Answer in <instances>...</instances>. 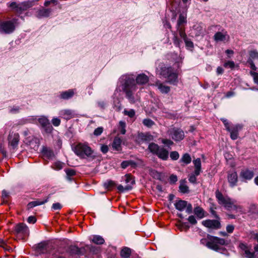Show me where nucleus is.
Masks as SVG:
<instances>
[{
	"instance_id": "nucleus-1",
	"label": "nucleus",
	"mask_w": 258,
	"mask_h": 258,
	"mask_svg": "<svg viewBox=\"0 0 258 258\" xmlns=\"http://www.w3.org/2000/svg\"><path fill=\"white\" fill-rule=\"evenodd\" d=\"M215 196L218 203L224 206L227 210L235 213H242L241 206L237 205L236 202L229 197L224 196L219 190L216 191Z\"/></svg>"
},
{
	"instance_id": "nucleus-2",
	"label": "nucleus",
	"mask_w": 258,
	"mask_h": 258,
	"mask_svg": "<svg viewBox=\"0 0 258 258\" xmlns=\"http://www.w3.org/2000/svg\"><path fill=\"white\" fill-rule=\"evenodd\" d=\"M137 90V85L134 78L125 77V83L123 85V90L125 92L126 97L132 103L135 102V99L133 96V92Z\"/></svg>"
},
{
	"instance_id": "nucleus-3",
	"label": "nucleus",
	"mask_w": 258,
	"mask_h": 258,
	"mask_svg": "<svg viewBox=\"0 0 258 258\" xmlns=\"http://www.w3.org/2000/svg\"><path fill=\"white\" fill-rule=\"evenodd\" d=\"M75 154L82 158L90 157L93 150L87 144L79 143L74 148Z\"/></svg>"
},
{
	"instance_id": "nucleus-4",
	"label": "nucleus",
	"mask_w": 258,
	"mask_h": 258,
	"mask_svg": "<svg viewBox=\"0 0 258 258\" xmlns=\"http://www.w3.org/2000/svg\"><path fill=\"white\" fill-rule=\"evenodd\" d=\"M207 237L209 241L206 243V245L208 248L214 250H218L220 249V246L223 245L225 243V241L223 238L210 235H208Z\"/></svg>"
},
{
	"instance_id": "nucleus-5",
	"label": "nucleus",
	"mask_w": 258,
	"mask_h": 258,
	"mask_svg": "<svg viewBox=\"0 0 258 258\" xmlns=\"http://www.w3.org/2000/svg\"><path fill=\"white\" fill-rule=\"evenodd\" d=\"M17 20L13 19L12 20L4 21L0 24V29L3 32L7 34L11 33L15 29Z\"/></svg>"
},
{
	"instance_id": "nucleus-6",
	"label": "nucleus",
	"mask_w": 258,
	"mask_h": 258,
	"mask_svg": "<svg viewBox=\"0 0 258 258\" xmlns=\"http://www.w3.org/2000/svg\"><path fill=\"white\" fill-rule=\"evenodd\" d=\"M195 166V171L194 173L190 174L188 176V180L192 183L196 182V176L199 175L202 172L201 161L200 158H197L193 161Z\"/></svg>"
},
{
	"instance_id": "nucleus-7",
	"label": "nucleus",
	"mask_w": 258,
	"mask_h": 258,
	"mask_svg": "<svg viewBox=\"0 0 258 258\" xmlns=\"http://www.w3.org/2000/svg\"><path fill=\"white\" fill-rule=\"evenodd\" d=\"M53 246L47 241L40 242L36 245V251L41 254L50 253Z\"/></svg>"
},
{
	"instance_id": "nucleus-8",
	"label": "nucleus",
	"mask_w": 258,
	"mask_h": 258,
	"mask_svg": "<svg viewBox=\"0 0 258 258\" xmlns=\"http://www.w3.org/2000/svg\"><path fill=\"white\" fill-rule=\"evenodd\" d=\"M20 140V136L18 133L14 132H10L8 137V144L12 149L17 148Z\"/></svg>"
},
{
	"instance_id": "nucleus-9",
	"label": "nucleus",
	"mask_w": 258,
	"mask_h": 258,
	"mask_svg": "<svg viewBox=\"0 0 258 258\" xmlns=\"http://www.w3.org/2000/svg\"><path fill=\"white\" fill-rule=\"evenodd\" d=\"M169 134L175 141H181L184 138V132L180 128H173L169 131Z\"/></svg>"
},
{
	"instance_id": "nucleus-10",
	"label": "nucleus",
	"mask_w": 258,
	"mask_h": 258,
	"mask_svg": "<svg viewBox=\"0 0 258 258\" xmlns=\"http://www.w3.org/2000/svg\"><path fill=\"white\" fill-rule=\"evenodd\" d=\"M39 122L47 133H50L53 130V127L49 120L45 117L42 116L39 118Z\"/></svg>"
},
{
	"instance_id": "nucleus-11",
	"label": "nucleus",
	"mask_w": 258,
	"mask_h": 258,
	"mask_svg": "<svg viewBox=\"0 0 258 258\" xmlns=\"http://www.w3.org/2000/svg\"><path fill=\"white\" fill-rule=\"evenodd\" d=\"M202 224L205 227L212 229H219L221 227L220 222L217 220H207L202 221Z\"/></svg>"
},
{
	"instance_id": "nucleus-12",
	"label": "nucleus",
	"mask_w": 258,
	"mask_h": 258,
	"mask_svg": "<svg viewBox=\"0 0 258 258\" xmlns=\"http://www.w3.org/2000/svg\"><path fill=\"white\" fill-rule=\"evenodd\" d=\"M33 4L30 2H25L20 5H18L16 2H12L9 6L13 9H17L21 10H25L31 7Z\"/></svg>"
},
{
	"instance_id": "nucleus-13",
	"label": "nucleus",
	"mask_w": 258,
	"mask_h": 258,
	"mask_svg": "<svg viewBox=\"0 0 258 258\" xmlns=\"http://www.w3.org/2000/svg\"><path fill=\"white\" fill-rule=\"evenodd\" d=\"M227 180L231 187H233L237 185L238 182V176L236 172H229L227 175Z\"/></svg>"
},
{
	"instance_id": "nucleus-14",
	"label": "nucleus",
	"mask_w": 258,
	"mask_h": 258,
	"mask_svg": "<svg viewBox=\"0 0 258 258\" xmlns=\"http://www.w3.org/2000/svg\"><path fill=\"white\" fill-rule=\"evenodd\" d=\"M253 176V172L248 169H242L240 173V177L244 181L251 179Z\"/></svg>"
},
{
	"instance_id": "nucleus-15",
	"label": "nucleus",
	"mask_w": 258,
	"mask_h": 258,
	"mask_svg": "<svg viewBox=\"0 0 258 258\" xmlns=\"http://www.w3.org/2000/svg\"><path fill=\"white\" fill-rule=\"evenodd\" d=\"M229 38V36L226 31L217 32L214 36V39L216 42H224L227 39H228Z\"/></svg>"
},
{
	"instance_id": "nucleus-16",
	"label": "nucleus",
	"mask_w": 258,
	"mask_h": 258,
	"mask_svg": "<svg viewBox=\"0 0 258 258\" xmlns=\"http://www.w3.org/2000/svg\"><path fill=\"white\" fill-rule=\"evenodd\" d=\"M69 252L72 254L83 255L85 252L84 248H79L76 245H71L69 247Z\"/></svg>"
},
{
	"instance_id": "nucleus-17",
	"label": "nucleus",
	"mask_w": 258,
	"mask_h": 258,
	"mask_svg": "<svg viewBox=\"0 0 258 258\" xmlns=\"http://www.w3.org/2000/svg\"><path fill=\"white\" fill-rule=\"evenodd\" d=\"M242 128V126L240 124H236L231 128H230V131L229 132H230V137L232 140H234L237 139L238 133Z\"/></svg>"
},
{
	"instance_id": "nucleus-18",
	"label": "nucleus",
	"mask_w": 258,
	"mask_h": 258,
	"mask_svg": "<svg viewBox=\"0 0 258 258\" xmlns=\"http://www.w3.org/2000/svg\"><path fill=\"white\" fill-rule=\"evenodd\" d=\"M173 71V69L171 67L163 66L161 68L160 75L164 78H167Z\"/></svg>"
},
{
	"instance_id": "nucleus-19",
	"label": "nucleus",
	"mask_w": 258,
	"mask_h": 258,
	"mask_svg": "<svg viewBox=\"0 0 258 258\" xmlns=\"http://www.w3.org/2000/svg\"><path fill=\"white\" fill-rule=\"evenodd\" d=\"M15 231L17 233L27 234L28 233V228L27 226L23 223L18 224L15 227Z\"/></svg>"
},
{
	"instance_id": "nucleus-20",
	"label": "nucleus",
	"mask_w": 258,
	"mask_h": 258,
	"mask_svg": "<svg viewBox=\"0 0 258 258\" xmlns=\"http://www.w3.org/2000/svg\"><path fill=\"white\" fill-rule=\"evenodd\" d=\"M48 199V197L44 199L43 200H37L36 201L30 202L28 204V205H27L28 208V209H31V208H33V207H34L35 206H39V205H42L43 204H44L45 203L47 202Z\"/></svg>"
},
{
	"instance_id": "nucleus-21",
	"label": "nucleus",
	"mask_w": 258,
	"mask_h": 258,
	"mask_svg": "<svg viewBox=\"0 0 258 258\" xmlns=\"http://www.w3.org/2000/svg\"><path fill=\"white\" fill-rule=\"evenodd\" d=\"M60 115L63 116V117L67 119H70L75 116V113L74 111L70 109H64L60 111Z\"/></svg>"
},
{
	"instance_id": "nucleus-22",
	"label": "nucleus",
	"mask_w": 258,
	"mask_h": 258,
	"mask_svg": "<svg viewBox=\"0 0 258 258\" xmlns=\"http://www.w3.org/2000/svg\"><path fill=\"white\" fill-rule=\"evenodd\" d=\"M168 151L164 148H160L156 155L163 160H166L168 158Z\"/></svg>"
},
{
	"instance_id": "nucleus-23",
	"label": "nucleus",
	"mask_w": 258,
	"mask_h": 258,
	"mask_svg": "<svg viewBox=\"0 0 258 258\" xmlns=\"http://www.w3.org/2000/svg\"><path fill=\"white\" fill-rule=\"evenodd\" d=\"M148 81V77L144 74H141L139 75L136 78V82L138 84H144L147 83Z\"/></svg>"
},
{
	"instance_id": "nucleus-24",
	"label": "nucleus",
	"mask_w": 258,
	"mask_h": 258,
	"mask_svg": "<svg viewBox=\"0 0 258 258\" xmlns=\"http://www.w3.org/2000/svg\"><path fill=\"white\" fill-rule=\"evenodd\" d=\"M178 75L177 73L172 71V72L167 77V82L170 84L175 85L178 82Z\"/></svg>"
},
{
	"instance_id": "nucleus-25",
	"label": "nucleus",
	"mask_w": 258,
	"mask_h": 258,
	"mask_svg": "<svg viewBox=\"0 0 258 258\" xmlns=\"http://www.w3.org/2000/svg\"><path fill=\"white\" fill-rule=\"evenodd\" d=\"M50 9H42L37 12V17H47L51 13Z\"/></svg>"
},
{
	"instance_id": "nucleus-26",
	"label": "nucleus",
	"mask_w": 258,
	"mask_h": 258,
	"mask_svg": "<svg viewBox=\"0 0 258 258\" xmlns=\"http://www.w3.org/2000/svg\"><path fill=\"white\" fill-rule=\"evenodd\" d=\"M156 85L162 93H168L170 90V88L169 86L163 85L159 81L156 82Z\"/></svg>"
},
{
	"instance_id": "nucleus-27",
	"label": "nucleus",
	"mask_w": 258,
	"mask_h": 258,
	"mask_svg": "<svg viewBox=\"0 0 258 258\" xmlns=\"http://www.w3.org/2000/svg\"><path fill=\"white\" fill-rule=\"evenodd\" d=\"M121 142H122V140L120 138H119L118 137H116L114 138L113 142L112 144V148L114 150H116V151L120 150V148H121Z\"/></svg>"
},
{
	"instance_id": "nucleus-28",
	"label": "nucleus",
	"mask_w": 258,
	"mask_h": 258,
	"mask_svg": "<svg viewBox=\"0 0 258 258\" xmlns=\"http://www.w3.org/2000/svg\"><path fill=\"white\" fill-rule=\"evenodd\" d=\"M175 206L177 210L182 211L187 206V202L182 200H179L175 203Z\"/></svg>"
},
{
	"instance_id": "nucleus-29",
	"label": "nucleus",
	"mask_w": 258,
	"mask_h": 258,
	"mask_svg": "<svg viewBox=\"0 0 258 258\" xmlns=\"http://www.w3.org/2000/svg\"><path fill=\"white\" fill-rule=\"evenodd\" d=\"M159 146L155 143H151L149 145L148 149L154 154L156 155L160 149Z\"/></svg>"
},
{
	"instance_id": "nucleus-30",
	"label": "nucleus",
	"mask_w": 258,
	"mask_h": 258,
	"mask_svg": "<svg viewBox=\"0 0 258 258\" xmlns=\"http://www.w3.org/2000/svg\"><path fill=\"white\" fill-rule=\"evenodd\" d=\"M74 92L72 90L63 92L61 93V98L63 99H68L73 96Z\"/></svg>"
},
{
	"instance_id": "nucleus-31",
	"label": "nucleus",
	"mask_w": 258,
	"mask_h": 258,
	"mask_svg": "<svg viewBox=\"0 0 258 258\" xmlns=\"http://www.w3.org/2000/svg\"><path fill=\"white\" fill-rule=\"evenodd\" d=\"M42 152L43 156L47 159H51L54 156L53 151L47 148H44L43 149Z\"/></svg>"
},
{
	"instance_id": "nucleus-32",
	"label": "nucleus",
	"mask_w": 258,
	"mask_h": 258,
	"mask_svg": "<svg viewBox=\"0 0 258 258\" xmlns=\"http://www.w3.org/2000/svg\"><path fill=\"white\" fill-rule=\"evenodd\" d=\"M131 253V249L127 247L123 248L121 252L120 255L122 257L127 258L130 256Z\"/></svg>"
},
{
	"instance_id": "nucleus-33",
	"label": "nucleus",
	"mask_w": 258,
	"mask_h": 258,
	"mask_svg": "<svg viewBox=\"0 0 258 258\" xmlns=\"http://www.w3.org/2000/svg\"><path fill=\"white\" fill-rule=\"evenodd\" d=\"M191 157L188 153H185L183 154L181 158L180 159L181 162H182L186 164L190 163L191 162Z\"/></svg>"
},
{
	"instance_id": "nucleus-34",
	"label": "nucleus",
	"mask_w": 258,
	"mask_h": 258,
	"mask_svg": "<svg viewBox=\"0 0 258 258\" xmlns=\"http://www.w3.org/2000/svg\"><path fill=\"white\" fill-rule=\"evenodd\" d=\"M92 241L97 244H102L104 242V240L101 236L96 235L93 236Z\"/></svg>"
},
{
	"instance_id": "nucleus-35",
	"label": "nucleus",
	"mask_w": 258,
	"mask_h": 258,
	"mask_svg": "<svg viewBox=\"0 0 258 258\" xmlns=\"http://www.w3.org/2000/svg\"><path fill=\"white\" fill-rule=\"evenodd\" d=\"M194 213L200 219L202 218L204 216V210L199 207L195 208Z\"/></svg>"
},
{
	"instance_id": "nucleus-36",
	"label": "nucleus",
	"mask_w": 258,
	"mask_h": 258,
	"mask_svg": "<svg viewBox=\"0 0 258 258\" xmlns=\"http://www.w3.org/2000/svg\"><path fill=\"white\" fill-rule=\"evenodd\" d=\"M136 165V163L133 161L128 160V161H124L121 164V167L123 169L126 168L128 166L131 165L132 166H134Z\"/></svg>"
},
{
	"instance_id": "nucleus-37",
	"label": "nucleus",
	"mask_w": 258,
	"mask_h": 258,
	"mask_svg": "<svg viewBox=\"0 0 258 258\" xmlns=\"http://www.w3.org/2000/svg\"><path fill=\"white\" fill-rule=\"evenodd\" d=\"M250 214H258V209L256 205L252 204L249 207V210L248 212Z\"/></svg>"
},
{
	"instance_id": "nucleus-38",
	"label": "nucleus",
	"mask_w": 258,
	"mask_h": 258,
	"mask_svg": "<svg viewBox=\"0 0 258 258\" xmlns=\"http://www.w3.org/2000/svg\"><path fill=\"white\" fill-rule=\"evenodd\" d=\"M125 182L127 185H130L132 187L135 183V180L133 179L131 176L129 174H126L125 175Z\"/></svg>"
},
{
	"instance_id": "nucleus-39",
	"label": "nucleus",
	"mask_w": 258,
	"mask_h": 258,
	"mask_svg": "<svg viewBox=\"0 0 258 258\" xmlns=\"http://www.w3.org/2000/svg\"><path fill=\"white\" fill-rule=\"evenodd\" d=\"M249 57L248 60H252L258 59V52L256 50H253L249 52Z\"/></svg>"
},
{
	"instance_id": "nucleus-40",
	"label": "nucleus",
	"mask_w": 258,
	"mask_h": 258,
	"mask_svg": "<svg viewBox=\"0 0 258 258\" xmlns=\"http://www.w3.org/2000/svg\"><path fill=\"white\" fill-rule=\"evenodd\" d=\"M186 22V18L183 15H180L177 21V27H181V25L183 23H185Z\"/></svg>"
},
{
	"instance_id": "nucleus-41",
	"label": "nucleus",
	"mask_w": 258,
	"mask_h": 258,
	"mask_svg": "<svg viewBox=\"0 0 258 258\" xmlns=\"http://www.w3.org/2000/svg\"><path fill=\"white\" fill-rule=\"evenodd\" d=\"M66 172L67 174V178L69 180H71V177L76 174V171L73 169H67Z\"/></svg>"
},
{
	"instance_id": "nucleus-42",
	"label": "nucleus",
	"mask_w": 258,
	"mask_h": 258,
	"mask_svg": "<svg viewBox=\"0 0 258 258\" xmlns=\"http://www.w3.org/2000/svg\"><path fill=\"white\" fill-rule=\"evenodd\" d=\"M132 187L130 185H126L124 187L122 185H119L117 186L118 190L121 192H123L126 190H130L132 189Z\"/></svg>"
},
{
	"instance_id": "nucleus-43",
	"label": "nucleus",
	"mask_w": 258,
	"mask_h": 258,
	"mask_svg": "<svg viewBox=\"0 0 258 258\" xmlns=\"http://www.w3.org/2000/svg\"><path fill=\"white\" fill-rule=\"evenodd\" d=\"M179 35L183 40L187 38L184 29L182 27H177Z\"/></svg>"
},
{
	"instance_id": "nucleus-44",
	"label": "nucleus",
	"mask_w": 258,
	"mask_h": 258,
	"mask_svg": "<svg viewBox=\"0 0 258 258\" xmlns=\"http://www.w3.org/2000/svg\"><path fill=\"white\" fill-rule=\"evenodd\" d=\"M115 185V183L113 181L109 180L104 183V186L106 188L110 189Z\"/></svg>"
},
{
	"instance_id": "nucleus-45",
	"label": "nucleus",
	"mask_w": 258,
	"mask_h": 258,
	"mask_svg": "<svg viewBox=\"0 0 258 258\" xmlns=\"http://www.w3.org/2000/svg\"><path fill=\"white\" fill-rule=\"evenodd\" d=\"M143 123L145 126H147L148 127H151L154 124V121L150 119H144L143 121Z\"/></svg>"
},
{
	"instance_id": "nucleus-46",
	"label": "nucleus",
	"mask_w": 258,
	"mask_h": 258,
	"mask_svg": "<svg viewBox=\"0 0 258 258\" xmlns=\"http://www.w3.org/2000/svg\"><path fill=\"white\" fill-rule=\"evenodd\" d=\"M244 254L247 258H254L255 256L254 252H250L249 249H245Z\"/></svg>"
},
{
	"instance_id": "nucleus-47",
	"label": "nucleus",
	"mask_w": 258,
	"mask_h": 258,
	"mask_svg": "<svg viewBox=\"0 0 258 258\" xmlns=\"http://www.w3.org/2000/svg\"><path fill=\"white\" fill-rule=\"evenodd\" d=\"M170 157L173 160H177L179 157L178 153L176 151H172L170 153Z\"/></svg>"
},
{
	"instance_id": "nucleus-48",
	"label": "nucleus",
	"mask_w": 258,
	"mask_h": 258,
	"mask_svg": "<svg viewBox=\"0 0 258 258\" xmlns=\"http://www.w3.org/2000/svg\"><path fill=\"white\" fill-rule=\"evenodd\" d=\"M119 127L120 128V133L124 135L125 134V123L123 121H120L119 122Z\"/></svg>"
},
{
	"instance_id": "nucleus-49",
	"label": "nucleus",
	"mask_w": 258,
	"mask_h": 258,
	"mask_svg": "<svg viewBox=\"0 0 258 258\" xmlns=\"http://www.w3.org/2000/svg\"><path fill=\"white\" fill-rule=\"evenodd\" d=\"M188 187L185 184H182L179 186V190L182 193H186L188 191Z\"/></svg>"
},
{
	"instance_id": "nucleus-50",
	"label": "nucleus",
	"mask_w": 258,
	"mask_h": 258,
	"mask_svg": "<svg viewBox=\"0 0 258 258\" xmlns=\"http://www.w3.org/2000/svg\"><path fill=\"white\" fill-rule=\"evenodd\" d=\"M224 66L225 68H230V69H233L234 68V67H235V63L232 61H228L227 62H226L224 63Z\"/></svg>"
},
{
	"instance_id": "nucleus-51",
	"label": "nucleus",
	"mask_w": 258,
	"mask_h": 258,
	"mask_svg": "<svg viewBox=\"0 0 258 258\" xmlns=\"http://www.w3.org/2000/svg\"><path fill=\"white\" fill-rule=\"evenodd\" d=\"M103 128L102 127H99L96 128L94 132V135L96 136H100L103 132Z\"/></svg>"
},
{
	"instance_id": "nucleus-52",
	"label": "nucleus",
	"mask_w": 258,
	"mask_h": 258,
	"mask_svg": "<svg viewBox=\"0 0 258 258\" xmlns=\"http://www.w3.org/2000/svg\"><path fill=\"white\" fill-rule=\"evenodd\" d=\"M124 114L128 115L130 117H133L135 114V112L133 109H131L128 111L124 110Z\"/></svg>"
},
{
	"instance_id": "nucleus-53",
	"label": "nucleus",
	"mask_w": 258,
	"mask_h": 258,
	"mask_svg": "<svg viewBox=\"0 0 258 258\" xmlns=\"http://www.w3.org/2000/svg\"><path fill=\"white\" fill-rule=\"evenodd\" d=\"M51 4H53L54 5H56L57 4V0H47L44 3V6L45 7L48 6Z\"/></svg>"
},
{
	"instance_id": "nucleus-54",
	"label": "nucleus",
	"mask_w": 258,
	"mask_h": 258,
	"mask_svg": "<svg viewBox=\"0 0 258 258\" xmlns=\"http://www.w3.org/2000/svg\"><path fill=\"white\" fill-rule=\"evenodd\" d=\"M250 74L253 77L254 82L258 84V73L251 71Z\"/></svg>"
},
{
	"instance_id": "nucleus-55",
	"label": "nucleus",
	"mask_w": 258,
	"mask_h": 258,
	"mask_svg": "<svg viewBox=\"0 0 258 258\" xmlns=\"http://www.w3.org/2000/svg\"><path fill=\"white\" fill-rule=\"evenodd\" d=\"M52 123L54 126H57L60 123V120L58 118H54L52 120Z\"/></svg>"
},
{
	"instance_id": "nucleus-56",
	"label": "nucleus",
	"mask_w": 258,
	"mask_h": 258,
	"mask_svg": "<svg viewBox=\"0 0 258 258\" xmlns=\"http://www.w3.org/2000/svg\"><path fill=\"white\" fill-rule=\"evenodd\" d=\"M187 220L189 221V222L191 224H196L197 223V220L194 216H190L188 218Z\"/></svg>"
},
{
	"instance_id": "nucleus-57",
	"label": "nucleus",
	"mask_w": 258,
	"mask_h": 258,
	"mask_svg": "<svg viewBox=\"0 0 258 258\" xmlns=\"http://www.w3.org/2000/svg\"><path fill=\"white\" fill-rule=\"evenodd\" d=\"M180 40L177 38V36L174 34L173 37V43L176 46H179Z\"/></svg>"
},
{
	"instance_id": "nucleus-58",
	"label": "nucleus",
	"mask_w": 258,
	"mask_h": 258,
	"mask_svg": "<svg viewBox=\"0 0 258 258\" xmlns=\"http://www.w3.org/2000/svg\"><path fill=\"white\" fill-rule=\"evenodd\" d=\"M185 208H186V209H185L186 212L187 214H189L191 213L192 211V207L190 204L187 203V206H186Z\"/></svg>"
},
{
	"instance_id": "nucleus-59",
	"label": "nucleus",
	"mask_w": 258,
	"mask_h": 258,
	"mask_svg": "<svg viewBox=\"0 0 258 258\" xmlns=\"http://www.w3.org/2000/svg\"><path fill=\"white\" fill-rule=\"evenodd\" d=\"M234 229V226L233 225H228L226 226V231L228 233H231Z\"/></svg>"
},
{
	"instance_id": "nucleus-60",
	"label": "nucleus",
	"mask_w": 258,
	"mask_h": 258,
	"mask_svg": "<svg viewBox=\"0 0 258 258\" xmlns=\"http://www.w3.org/2000/svg\"><path fill=\"white\" fill-rule=\"evenodd\" d=\"M186 46L189 47H193L194 44L193 43L189 40L187 38L184 39Z\"/></svg>"
},
{
	"instance_id": "nucleus-61",
	"label": "nucleus",
	"mask_w": 258,
	"mask_h": 258,
	"mask_svg": "<svg viewBox=\"0 0 258 258\" xmlns=\"http://www.w3.org/2000/svg\"><path fill=\"white\" fill-rule=\"evenodd\" d=\"M221 120L223 121V123L224 124V125H225V127L226 128V130L228 131H230V126L229 125V123H228L227 119H224V118H222Z\"/></svg>"
},
{
	"instance_id": "nucleus-62",
	"label": "nucleus",
	"mask_w": 258,
	"mask_h": 258,
	"mask_svg": "<svg viewBox=\"0 0 258 258\" xmlns=\"http://www.w3.org/2000/svg\"><path fill=\"white\" fill-rule=\"evenodd\" d=\"M36 219L34 216H30L28 218L27 222L29 223L34 224L36 222Z\"/></svg>"
},
{
	"instance_id": "nucleus-63",
	"label": "nucleus",
	"mask_w": 258,
	"mask_h": 258,
	"mask_svg": "<svg viewBox=\"0 0 258 258\" xmlns=\"http://www.w3.org/2000/svg\"><path fill=\"white\" fill-rule=\"evenodd\" d=\"M52 208L55 210H60L61 208V206L59 203H56L52 205Z\"/></svg>"
},
{
	"instance_id": "nucleus-64",
	"label": "nucleus",
	"mask_w": 258,
	"mask_h": 258,
	"mask_svg": "<svg viewBox=\"0 0 258 258\" xmlns=\"http://www.w3.org/2000/svg\"><path fill=\"white\" fill-rule=\"evenodd\" d=\"M101 151L102 153L105 154L108 151V147L107 145H102L101 147Z\"/></svg>"
}]
</instances>
